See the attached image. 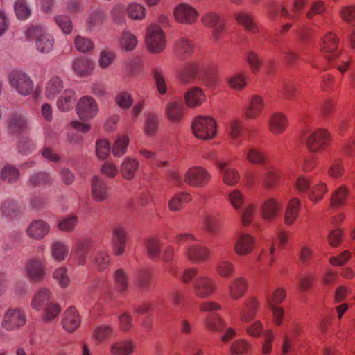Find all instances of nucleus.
I'll return each mask as SVG.
<instances>
[{"label":"nucleus","instance_id":"nucleus-1","mask_svg":"<svg viewBox=\"0 0 355 355\" xmlns=\"http://www.w3.org/2000/svg\"><path fill=\"white\" fill-rule=\"evenodd\" d=\"M26 36L28 39H35L37 50L42 53L51 51L54 46V39L44 32L40 25H31L26 31Z\"/></svg>","mask_w":355,"mask_h":355},{"label":"nucleus","instance_id":"nucleus-2","mask_svg":"<svg viewBox=\"0 0 355 355\" xmlns=\"http://www.w3.org/2000/svg\"><path fill=\"white\" fill-rule=\"evenodd\" d=\"M145 42L150 53L162 52L166 46V38L164 31L157 25H150L146 29Z\"/></svg>","mask_w":355,"mask_h":355},{"label":"nucleus","instance_id":"nucleus-3","mask_svg":"<svg viewBox=\"0 0 355 355\" xmlns=\"http://www.w3.org/2000/svg\"><path fill=\"white\" fill-rule=\"evenodd\" d=\"M192 130L198 139H211L216 135V122L210 116H198L193 121Z\"/></svg>","mask_w":355,"mask_h":355},{"label":"nucleus","instance_id":"nucleus-4","mask_svg":"<svg viewBox=\"0 0 355 355\" xmlns=\"http://www.w3.org/2000/svg\"><path fill=\"white\" fill-rule=\"evenodd\" d=\"M331 135L324 128H318L309 135L306 145L311 153H319L325 150L331 143Z\"/></svg>","mask_w":355,"mask_h":355},{"label":"nucleus","instance_id":"nucleus-5","mask_svg":"<svg viewBox=\"0 0 355 355\" xmlns=\"http://www.w3.org/2000/svg\"><path fill=\"white\" fill-rule=\"evenodd\" d=\"M10 86L22 96L29 95L33 90L34 84L26 73L21 71H13L9 74Z\"/></svg>","mask_w":355,"mask_h":355},{"label":"nucleus","instance_id":"nucleus-6","mask_svg":"<svg viewBox=\"0 0 355 355\" xmlns=\"http://www.w3.org/2000/svg\"><path fill=\"white\" fill-rule=\"evenodd\" d=\"M211 178L209 172L201 166L190 168L184 174V182L193 187H204L209 184Z\"/></svg>","mask_w":355,"mask_h":355},{"label":"nucleus","instance_id":"nucleus-7","mask_svg":"<svg viewBox=\"0 0 355 355\" xmlns=\"http://www.w3.org/2000/svg\"><path fill=\"white\" fill-rule=\"evenodd\" d=\"M193 291L197 297L205 299L210 297L216 292L217 285L213 278L201 275L194 280Z\"/></svg>","mask_w":355,"mask_h":355},{"label":"nucleus","instance_id":"nucleus-8","mask_svg":"<svg viewBox=\"0 0 355 355\" xmlns=\"http://www.w3.org/2000/svg\"><path fill=\"white\" fill-rule=\"evenodd\" d=\"M282 208V202L280 200L268 197L265 199L260 206V214L263 220L268 222L275 221Z\"/></svg>","mask_w":355,"mask_h":355},{"label":"nucleus","instance_id":"nucleus-9","mask_svg":"<svg viewBox=\"0 0 355 355\" xmlns=\"http://www.w3.org/2000/svg\"><path fill=\"white\" fill-rule=\"evenodd\" d=\"M175 19L182 24L191 25L197 21L199 14L192 6L188 3H180L173 10Z\"/></svg>","mask_w":355,"mask_h":355},{"label":"nucleus","instance_id":"nucleus-10","mask_svg":"<svg viewBox=\"0 0 355 355\" xmlns=\"http://www.w3.org/2000/svg\"><path fill=\"white\" fill-rule=\"evenodd\" d=\"M184 254L187 260L193 263H203L211 257V250L203 245H188L184 250Z\"/></svg>","mask_w":355,"mask_h":355},{"label":"nucleus","instance_id":"nucleus-11","mask_svg":"<svg viewBox=\"0 0 355 355\" xmlns=\"http://www.w3.org/2000/svg\"><path fill=\"white\" fill-rule=\"evenodd\" d=\"M26 322V315L22 310L10 309L4 315L2 327L7 330L12 331L21 328Z\"/></svg>","mask_w":355,"mask_h":355},{"label":"nucleus","instance_id":"nucleus-12","mask_svg":"<svg viewBox=\"0 0 355 355\" xmlns=\"http://www.w3.org/2000/svg\"><path fill=\"white\" fill-rule=\"evenodd\" d=\"M255 243L256 239L252 235L247 233L239 234L234 243V251L238 256H248L253 252Z\"/></svg>","mask_w":355,"mask_h":355},{"label":"nucleus","instance_id":"nucleus-13","mask_svg":"<svg viewBox=\"0 0 355 355\" xmlns=\"http://www.w3.org/2000/svg\"><path fill=\"white\" fill-rule=\"evenodd\" d=\"M98 108L95 100L90 96H83L78 102L76 112L83 120H89L94 117Z\"/></svg>","mask_w":355,"mask_h":355},{"label":"nucleus","instance_id":"nucleus-14","mask_svg":"<svg viewBox=\"0 0 355 355\" xmlns=\"http://www.w3.org/2000/svg\"><path fill=\"white\" fill-rule=\"evenodd\" d=\"M127 232L124 227L119 225L113 227L112 236V249L116 256L122 255L126 247Z\"/></svg>","mask_w":355,"mask_h":355},{"label":"nucleus","instance_id":"nucleus-15","mask_svg":"<svg viewBox=\"0 0 355 355\" xmlns=\"http://www.w3.org/2000/svg\"><path fill=\"white\" fill-rule=\"evenodd\" d=\"M80 323L81 317L75 306H69L64 311L61 324L65 331L73 333L80 327Z\"/></svg>","mask_w":355,"mask_h":355},{"label":"nucleus","instance_id":"nucleus-16","mask_svg":"<svg viewBox=\"0 0 355 355\" xmlns=\"http://www.w3.org/2000/svg\"><path fill=\"white\" fill-rule=\"evenodd\" d=\"M185 113L186 108L181 101H169L164 108L166 118L173 123H180Z\"/></svg>","mask_w":355,"mask_h":355},{"label":"nucleus","instance_id":"nucleus-17","mask_svg":"<svg viewBox=\"0 0 355 355\" xmlns=\"http://www.w3.org/2000/svg\"><path fill=\"white\" fill-rule=\"evenodd\" d=\"M260 302L254 296L247 298L240 312V320L243 323H248L253 320L259 311Z\"/></svg>","mask_w":355,"mask_h":355},{"label":"nucleus","instance_id":"nucleus-18","mask_svg":"<svg viewBox=\"0 0 355 355\" xmlns=\"http://www.w3.org/2000/svg\"><path fill=\"white\" fill-rule=\"evenodd\" d=\"M248 287V282L244 277H237L232 279L227 287L228 295L232 300H239L243 297Z\"/></svg>","mask_w":355,"mask_h":355},{"label":"nucleus","instance_id":"nucleus-19","mask_svg":"<svg viewBox=\"0 0 355 355\" xmlns=\"http://www.w3.org/2000/svg\"><path fill=\"white\" fill-rule=\"evenodd\" d=\"M91 193L95 202L105 201L109 198V187L103 180L94 176L91 182Z\"/></svg>","mask_w":355,"mask_h":355},{"label":"nucleus","instance_id":"nucleus-20","mask_svg":"<svg viewBox=\"0 0 355 355\" xmlns=\"http://www.w3.org/2000/svg\"><path fill=\"white\" fill-rule=\"evenodd\" d=\"M288 125L287 116L282 112L272 114L268 120L269 131L275 135L283 134Z\"/></svg>","mask_w":355,"mask_h":355},{"label":"nucleus","instance_id":"nucleus-21","mask_svg":"<svg viewBox=\"0 0 355 355\" xmlns=\"http://www.w3.org/2000/svg\"><path fill=\"white\" fill-rule=\"evenodd\" d=\"M264 107L263 98L259 95H253L249 105L245 107L244 116L249 119H255L261 114Z\"/></svg>","mask_w":355,"mask_h":355},{"label":"nucleus","instance_id":"nucleus-22","mask_svg":"<svg viewBox=\"0 0 355 355\" xmlns=\"http://www.w3.org/2000/svg\"><path fill=\"white\" fill-rule=\"evenodd\" d=\"M217 167L223 174V180L225 184L233 186L240 180V175L235 168H228V162L223 160L217 162Z\"/></svg>","mask_w":355,"mask_h":355},{"label":"nucleus","instance_id":"nucleus-23","mask_svg":"<svg viewBox=\"0 0 355 355\" xmlns=\"http://www.w3.org/2000/svg\"><path fill=\"white\" fill-rule=\"evenodd\" d=\"M94 62L86 58L76 59L73 62V70L76 75L80 78L91 75L94 69Z\"/></svg>","mask_w":355,"mask_h":355},{"label":"nucleus","instance_id":"nucleus-24","mask_svg":"<svg viewBox=\"0 0 355 355\" xmlns=\"http://www.w3.org/2000/svg\"><path fill=\"white\" fill-rule=\"evenodd\" d=\"M206 101V96L199 87H193L184 94V101L188 107H200Z\"/></svg>","mask_w":355,"mask_h":355},{"label":"nucleus","instance_id":"nucleus-25","mask_svg":"<svg viewBox=\"0 0 355 355\" xmlns=\"http://www.w3.org/2000/svg\"><path fill=\"white\" fill-rule=\"evenodd\" d=\"M193 42L185 37H179L175 42L174 51L178 58L186 59L189 57L193 51Z\"/></svg>","mask_w":355,"mask_h":355},{"label":"nucleus","instance_id":"nucleus-26","mask_svg":"<svg viewBox=\"0 0 355 355\" xmlns=\"http://www.w3.org/2000/svg\"><path fill=\"white\" fill-rule=\"evenodd\" d=\"M44 259H31L26 265V270L28 276L34 280L41 279L45 274Z\"/></svg>","mask_w":355,"mask_h":355},{"label":"nucleus","instance_id":"nucleus-27","mask_svg":"<svg viewBox=\"0 0 355 355\" xmlns=\"http://www.w3.org/2000/svg\"><path fill=\"white\" fill-rule=\"evenodd\" d=\"M235 20L244 29L251 33H258L259 28L255 21L253 15L248 12H239L235 15Z\"/></svg>","mask_w":355,"mask_h":355},{"label":"nucleus","instance_id":"nucleus-28","mask_svg":"<svg viewBox=\"0 0 355 355\" xmlns=\"http://www.w3.org/2000/svg\"><path fill=\"white\" fill-rule=\"evenodd\" d=\"M301 202L297 198H293L285 210L284 220L287 225H293L297 219L300 211Z\"/></svg>","mask_w":355,"mask_h":355},{"label":"nucleus","instance_id":"nucleus-29","mask_svg":"<svg viewBox=\"0 0 355 355\" xmlns=\"http://www.w3.org/2000/svg\"><path fill=\"white\" fill-rule=\"evenodd\" d=\"M51 293L49 290L42 288L38 291L31 301V307L36 311H40L47 306L52 301Z\"/></svg>","mask_w":355,"mask_h":355},{"label":"nucleus","instance_id":"nucleus-30","mask_svg":"<svg viewBox=\"0 0 355 355\" xmlns=\"http://www.w3.org/2000/svg\"><path fill=\"white\" fill-rule=\"evenodd\" d=\"M192 200V196L187 192H179L168 202V209L171 211H178Z\"/></svg>","mask_w":355,"mask_h":355},{"label":"nucleus","instance_id":"nucleus-31","mask_svg":"<svg viewBox=\"0 0 355 355\" xmlns=\"http://www.w3.org/2000/svg\"><path fill=\"white\" fill-rule=\"evenodd\" d=\"M64 89L62 78L58 76H52L46 83L45 94L48 99H54Z\"/></svg>","mask_w":355,"mask_h":355},{"label":"nucleus","instance_id":"nucleus-32","mask_svg":"<svg viewBox=\"0 0 355 355\" xmlns=\"http://www.w3.org/2000/svg\"><path fill=\"white\" fill-rule=\"evenodd\" d=\"M198 65L196 62H189L178 71V78L183 83L193 81L198 73Z\"/></svg>","mask_w":355,"mask_h":355},{"label":"nucleus","instance_id":"nucleus-33","mask_svg":"<svg viewBox=\"0 0 355 355\" xmlns=\"http://www.w3.org/2000/svg\"><path fill=\"white\" fill-rule=\"evenodd\" d=\"M49 231V225L40 220L32 222L27 229L28 235L35 239H41Z\"/></svg>","mask_w":355,"mask_h":355},{"label":"nucleus","instance_id":"nucleus-34","mask_svg":"<svg viewBox=\"0 0 355 355\" xmlns=\"http://www.w3.org/2000/svg\"><path fill=\"white\" fill-rule=\"evenodd\" d=\"M114 333L110 324L98 325L92 331V338L97 343H101L110 339Z\"/></svg>","mask_w":355,"mask_h":355},{"label":"nucleus","instance_id":"nucleus-35","mask_svg":"<svg viewBox=\"0 0 355 355\" xmlns=\"http://www.w3.org/2000/svg\"><path fill=\"white\" fill-rule=\"evenodd\" d=\"M339 39L336 35L332 32L327 33L322 38L321 43V50L324 52L331 53V55L338 54Z\"/></svg>","mask_w":355,"mask_h":355},{"label":"nucleus","instance_id":"nucleus-36","mask_svg":"<svg viewBox=\"0 0 355 355\" xmlns=\"http://www.w3.org/2000/svg\"><path fill=\"white\" fill-rule=\"evenodd\" d=\"M280 171L275 167H269L263 178V185L267 189H272L279 183Z\"/></svg>","mask_w":355,"mask_h":355},{"label":"nucleus","instance_id":"nucleus-37","mask_svg":"<svg viewBox=\"0 0 355 355\" xmlns=\"http://www.w3.org/2000/svg\"><path fill=\"white\" fill-rule=\"evenodd\" d=\"M135 345L132 340H125L114 343L110 346V353L112 355H131Z\"/></svg>","mask_w":355,"mask_h":355},{"label":"nucleus","instance_id":"nucleus-38","mask_svg":"<svg viewBox=\"0 0 355 355\" xmlns=\"http://www.w3.org/2000/svg\"><path fill=\"white\" fill-rule=\"evenodd\" d=\"M27 127L26 119L21 115L14 113L9 116L8 128L12 134L22 132Z\"/></svg>","mask_w":355,"mask_h":355},{"label":"nucleus","instance_id":"nucleus-39","mask_svg":"<svg viewBox=\"0 0 355 355\" xmlns=\"http://www.w3.org/2000/svg\"><path fill=\"white\" fill-rule=\"evenodd\" d=\"M138 167L139 162L137 159L126 157L121 166V175L125 180H132L134 178Z\"/></svg>","mask_w":355,"mask_h":355},{"label":"nucleus","instance_id":"nucleus-40","mask_svg":"<svg viewBox=\"0 0 355 355\" xmlns=\"http://www.w3.org/2000/svg\"><path fill=\"white\" fill-rule=\"evenodd\" d=\"M69 247L61 241H56L51 244V256L58 262L64 261L69 254Z\"/></svg>","mask_w":355,"mask_h":355},{"label":"nucleus","instance_id":"nucleus-41","mask_svg":"<svg viewBox=\"0 0 355 355\" xmlns=\"http://www.w3.org/2000/svg\"><path fill=\"white\" fill-rule=\"evenodd\" d=\"M75 101V92L71 89H66L58 100V107L61 111L67 112L73 107Z\"/></svg>","mask_w":355,"mask_h":355},{"label":"nucleus","instance_id":"nucleus-42","mask_svg":"<svg viewBox=\"0 0 355 355\" xmlns=\"http://www.w3.org/2000/svg\"><path fill=\"white\" fill-rule=\"evenodd\" d=\"M204 323L207 329L213 331H220L225 327V322L218 313L208 314Z\"/></svg>","mask_w":355,"mask_h":355},{"label":"nucleus","instance_id":"nucleus-43","mask_svg":"<svg viewBox=\"0 0 355 355\" xmlns=\"http://www.w3.org/2000/svg\"><path fill=\"white\" fill-rule=\"evenodd\" d=\"M216 272L222 278H230L235 274L236 268L232 262L223 259L217 263Z\"/></svg>","mask_w":355,"mask_h":355},{"label":"nucleus","instance_id":"nucleus-44","mask_svg":"<svg viewBox=\"0 0 355 355\" xmlns=\"http://www.w3.org/2000/svg\"><path fill=\"white\" fill-rule=\"evenodd\" d=\"M90 248L91 244L87 241H82L77 244L73 256L78 265L83 266L86 263V258Z\"/></svg>","mask_w":355,"mask_h":355},{"label":"nucleus","instance_id":"nucleus-45","mask_svg":"<svg viewBox=\"0 0 355 355\" xmlns=\"http://www.w3.org/2000/svg\"><path fill=\"white\" fill-rule=\"evenodd\" d=\"M138 43L137 37L131 32L125 31L119 39L120 47L125 51H132Z\"/></svg>","mask_w":355,"mask_h":355},{"label":"nucleus","instance_id":"nucleus-46","mask_svg":"<svg viewBox=\"0 0 355 355\" xmlns=\"http://www.w3.org/2000/svg\"><path fill=\"white\" fill-rule=\"evenodd\" d=\"M201 224L203 230L209 234H216L218 232L219 223L214 215H204L201 219Z\"/></svg>","mask_w":355,"mask_h":355},{"label":"nucleus","instance_id":"nucleus-47","mask_svg":"<svg viewBox=\"0 0 355 355\" xmlns=\"http://www.w3.org/2000/svg\"><path fill=\"white\" fill-rule=\"evenodd\" d=\"M327 191L328 188L327 184L323 182H320L310 188L309 198L314 203H317L324 198Z\"/></svg>","mask_w":355,"mask_h":355},{"label":"nucleus","instance_id":"nucleus-48","mask_svg":"<svg viewBox=\"0 0 355 355\" xmlns=\"http://www.w3.org/2000/svg\"><path fill=\"white\" fill-rule=\"evenodd\" d=\"M329 61L334 60V67L341 73L346 72L351 64V59L347 55H342L338 53L334 55L328 57Z\"/></svg>","mask_w":355,"mask_h":355},{"label":"nucleus","instance_id":"nucleus-49","mask_svg":"<svg viewBox=\"0 0 355 355\" xmlns=\"http://www.w3.org/2000/svg\"><path fill=\"white\" fill-rule=\"evenodd\" d=\"M114 286L119 292H124L128 286V279L125 272L122 269H118L113 273Z\"/></svg>","mask_w":355,"mask_h":355},{"label":"nucleus","instance_id":"nucleus-50","mask_svg":"<svg viewBox=\"0 0 355 355\" xmlns=\"http://www.w3.org/2000/svg\"><path fill=\"white\" fill-rule=\"evenodd\" d=\"M247 160L254 164H263L267 162L266 155L257 148H250L246 152Z\"/></svg>","mask_w":355,"mask_h":355},{"label":"nucleus","instance_id":"nucleus-51","mask_svg":"<svg viewBox=\"0 0 355 355\" xmlns=\"http://www.w3.org/2000/svg\"><path fill=\"white\" fill-rule=\"evenodd\" d=\"M94 267L100 272L103 271L110 264V257L105 251L98 252L93 258Z\"/></svg>","mask_w":355,"mask_h":355},{"label":"nucleus","instance_id":"nucleus-52","mask_svg":"<svg viewBox=\"0 0 355 355\" xmlns=\"http://www.w3.org/2000/svg\"><path fill=\"white\" fill-rule=\"evenodd\" d=\"M130 142V139L128 136L127 135H123L121 137H119L115 141L113 148H112V153L113 155L115 157H121L123 156L125 153L128 148V146Z\"/></svg>","mask_w":355,"mask_h":355},{"label":"nucleus","instance_id":"nucleus-53","mask_svg":"<svg viewBox=\"0 0 355 355\" xmlns=\"http://www.w3.org/2000/svg\"><path fill=\"white\" fill-rule=\"evenodd\" d=\"M53 279L58 283L60 287L65 288L69 286L70 278L67 274L66 267H59L56 268L53 273Z\"/></svg>","mask_w":355,"mask_h":355},{"label":"nucleus","instance_id":"nucleus-54","mask_svg":"<svg viewBox=\"0 0 355 355\" xmlns=\"http://www.w3.org/2000/svg\"><path fill=\"white\" fill-rule=\"evenodd\" d=\"M327 10L326 5L321 0H316L312 2L309 9L306 13L307 19L312 20L316 15H323Z\"/></svg>","mask_w":355,"mask_h":355},{"label":"nucleus","instance_id":"nucleus-55","mask_svg":"<svg viewBox=\"0 0 355 355\" xmlns=\"http://www.w3.org/2000/svg\"><path fill=\"white\" fill-rule=\"evenodd\" d=\"M105 12L102 10L94 11L87 19V27L92 30L96 26L101 25L105 19Z\"/></svg>","mask_w":355,"mask_h":355},{"label":"nucleus","instance_id":"nucleus-56","mask_svg":"<svg viewBox=\"0 0 355 355\" xmlns=\"http://www.w3.org/2000/svg\"><path fill=\"white\" fill-rule=\"evenodd\" d=\"M349 190L345 186L338 187L332 194L331 204L334 206H340L345 202L348 196Z\"/></svg>","mask_w":355,"mask_h":355},{"label":"nucleus","instance_id":"nucleus-57","mask_svg":"<svg viewBox=\"0 0 355 355\" xmlns=\"http://www.w3.org/2000/svg\"><path fill=\"white\" fill-rule=\"evenodd\" d=\"M247 73H239L231 77L229 80V85L231 88L241 90L247 85Z\"/></svg>","mask_w":355,"mask_h":355},{"label":"nucleus","instance_id":"nucleus-58","mask_svg":"<svg viewBox=\"0 0 355 355\" xmlns=\"http://www.w3.org/2000/svg\"><path fill=\"white\" fill-rule=\"evenodd\" d=\"M340 18L347 23L355 21V5H345L339 10Z\"/></svg>","mask_w":355,"mask_h":355},{"label":"nucleus","instance_id":"nucleus-59","mask_svg":"<svg viewBox=\"0 0 355 355\" xmlns=\"http://www.w3.org/2000/svg\"><path fill=\"white\" fill-rule=\"evenodd\" d=\"M158 127V118L154 114H149L144 125V132L148 136L155 135Z\"/></svg>","mask_w":355,"mask_h":355},{"label":"nucleus","instance_id":"nucleus-60","mask_svg":"<svg viewBox=\"0 0 355 355\" xmlns=\"http://www.w3.org/2000/svg\"><path fill=\"white\" fill-rule=\"evenodd\" d=\"M224 19L215 12H208L202 17V22L205 26L214 28L224 22Z\"/></svg>","mask_w":355,"mask_h":355},{"label":"nucleus","instance_id":"nucleus-61","mask_svg":"<svg viewBox=\"0 0 355 355\" xmlns=\"http://www.w3.org/2000/svg\"><path fill=\"white\" fill-rule=\"evenodd\" d=\"M15 12L20 19H26L31 15V10L26 0H17L15 3Z\"/></svg>","mask_w":355,"mask_h":355},{"label":"nucleus","instance_id":"nucleus-62","mask_svg":"<svg viewBox=\"0 0 355 355\" xmlns=\"http://www.w3.org/2000/svg\"><path fill=\"white\" fill-rule=\"evenodd\" d=\"M286 296V292L282 288L275 289L271 295L267 297V304L268 306H278L281 304Z\"/></svg>","mask_w":355,"mask_h":355},{"label":"nucleus","instance_id":"nucleus-63","mask_svg":"<svg viewBox=\"0 0 355 355\" xmlns=\"http://www.w3.org/2000/svg\"><path fill=\"white\" fill-rule=\"evenodd\" d=\"M128 16L132 19H143L146 16L145 8L138 3H132L128 7Z\"/></svg>","mask_w":355,"mask_h":355},{"label":"nucleus","instance_id":"nucleus-64","mask_svg":"<svg viewBox=\"0 0 355 355\" xmlns=\"http://www.w3.org/2000/svg\"><path fill=\"white\" fill-rule=\"evenodd\" d=\"M110 152V142L105 139H100L96 144V153L99 159H105Z\"/></svg>","mask_w":355,"mask_h":355}]
</instances>
